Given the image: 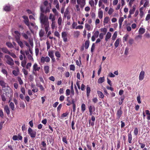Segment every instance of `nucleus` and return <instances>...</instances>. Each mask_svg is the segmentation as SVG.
Listing matches in <instances>:
<instances>
[{"label": "nucleus", "instance_id": "nucleus-1", "mask_svg": "<svg viewBox=\"0 0 150 150\" xmlns=\"http://www.w3.org/2000/svg\"><path fill=\"white\" fill-rule=\"evenodd\" d=\"M39 19L42 28L45 29L46 33H47L49 30L50 25L48 17L42 13H40Z\"/></svg>", "mask_w": 150, "mask_h": 150}, {"label": "nucleus", "instance_id": "nucleus-2", "mask_svg": "<svg viewBox=\"0 0 150 150\" xmlns=\"http://www.w3.org/2000/svg\"><path fill=\"white\" fill-rule=\"evenodd\" d=\"M28 133L30 135V137L32 139H34L35 138L37 134L36 132L33 130L30 127H29L28 129Z\"/></svg>", "mask_w": 150, "mask_h": 150}, {"label": "nucleus", "instance_id": "nucleus-3", "mask_svg": "<svg viewBox=\"0 0 150 150\" xmlns=\"http://www.w3.org/2000/svg\"><path fill=\"white\" fill-rule=\"evenodd\" d=\"M5 57L6 59V63L9 65L13 66L14 64V61L13 59L8 55H6Z\"/></svg>", "mask_w": 150, "mask_h": 150}, {"label": "nucleus", "instance_id": "nucleus-4", "mask_svg": "<svg viewBox=\"0 0 150 150\" xmlns=\"http://www.w3.org/2000/svg\"><path fill=\"white\" fill-rule=\"evenodd\" d=\"M40 10L41 13H40L44 14V13H46L50 12V8L49 7L45 6L43 5L41 6Z\"/></svg>", "mask_w": 150, "mask_h": 150}, {"label": "nucleus", "instance_id": "nucleus-5", "mask_svg": "<svg viewBox=\"0 0 150 150\" xmlns=\"http://www.w3.org/2000/svg\"><path fill=\"white\" fill-rule=\"evenodd\" d=\"M40 69V67H38L37 63H35L33 66V74L35 75H36L37 74L36 73V71H39Z\"/></svg>", "mask_w": 150, "mask_h": 150}, {"label": "nucleus", "instance_id": "nucleus-6", "mask_svg": "<svg viewBox=\"0 0 150 150\" xmlns=\"http://www.w3.org/2000/svg\"><path fill=\"white\" fill-rule=\"evenodd\" d=\"M50 58L48 56L45 57L42 56L41 58L40 61L42 63H44L45 62L48 63L50 62Z\"/></svg>", "mask_w": 150, "mask_h": 150}, {"label": "nucleus", "instance_id": "nucleus-7", "mask_svg": "<svg viewBox=\"0 0 150 150\" xmlns=\"http://www.w3.org/2000/svg\"><path fill=\"white\" fill-rule=\"evenodd\" d=\"M67 33L66 32H63L62 33V37L63 38V41L64 42L68 41Z\"/></svg>", "mask_w": 150, "mask_h": 150}, {"label": "nucleus", "instance_id": "nucleus-8", "mask_svg": "<svg viewBox=\"0 0 150 150\" xmlns=\"http://www.w3.org/2000/svg\"><path fill=\"white\" fill-rule=\"evenodd\" d=\"M122 113L123 112L122 110V107H120L119 109L117 110V112L116 113L117 118L118 120L120 119V117H121Z\"/></svg>", "mask_w": 150, "mask_h": 150}, {"label": "nucleus", "instance_id": "nucleus-9", "mask_svg": "<svg viewBox=\"0 0 150 150\" xmlns=\"http://www.w3.org/2000/svg\"><path fill=\"white\" fill-rule=\"evenodd\" d=\"M99 35V32L98 31H96L94 33L93 35L91 38V40L92 41H94L96 38H97Z\"/></svg>", "mask_w": 150, "mask_h": 150}, {"label": "nucleus", "instance_id": "nucleus-10", "mask_svg": "<svg viewBox=\"0 0 150 150\" xmlns=\"http://www.w3.org/2000/svg\"><path fill=\"white\" fill-rule=\"evenodd\" d=\"M77 3L80 5V7L83 8L85 4V0H77Z\"/></svg>", "mask_w": 150, "mask_h": 150}, {"label": "nucleus", "instance_id": "nucleus-11", "mask_svg": "<svg viewBox=\"0 0 150 150\" xmlns=\"http://www.w3.org/2000/svg\"><path fill=\"white\" fill-rule=\"evenodd\" d=\"M22 137L20 134H18V136L16 135H14L12 137V139L14 141L18 140H22Z\"/></svg>", "mask_w": 150, "mask_h": 150}, {"label": "nucleus", "instance_id": "nucleus-12", "mask_svg": "<svg viewBox=\"0 0 150 150\" xmlns=\"http://www.w3.org/2000/svg\"><path fill=\"white\" fill-rule=\"evenodd\" d=\"M88 109L89 110V112H90V115H92L93 114V112H94L95 111V107L93 105H90Z\"/></svg>", "mask_w": 150, "mask_h": 150}, {"label": "nucleus", "instance_id": "nucleus-13", "mask_svg": "<svg viewBox=\"0 0 150 150\" xmlns=\"http://www.w3.org/2000/svg\"><path fill=\"white\" fill-rule=\"evenodd\" d=\"M14 33L15 34V38L17 40H20L21 34L20 32L18 31H15Z\"/></svg>", "mask_w": 150, "mask_h": 150}, {"label": "nucleus", "instance_id": "nucleus-14", "mask_svg": "<svg viewBox=\"0 0 150 150\" xmlns=\"http://www.w3.org/2000/svg\"><path fill=\"white\" fill-rule=\"evenodd\" d=\"M22 18L24 19V23L25 24L29 26V20L28 17L26 16H22Z\"/></svg>", "mask_w": 150, "mask_h": 150}, {"label": "nucleus", "instance_id": "nucleus-15", "mask_svg": "<svg viewBox=\"0 0 150 150\" xmlns=\"http://www.w3.org/2000/svg\"><path fill=\"white\" fill-rule=\"evenodd\" d=\"M91 120L92 121V122H91V120H89V124H90L93 127L94 125V122L95 120V118L94 116H92L91 118Z\"/></svg>", "mask_w": 150, "mask_h": 150}, {"label": "nucleus", "instance_id": "nucleus-16", "mask_svg": "<svg viewBox=\"0 0 150 150\" xmlns=\"http://www.w3.org/2000/svg\"><path fill=\"white\" fill-rule=\"evenodd\" d=\"M4 110L6 112V113L8 115H9L10 114V110L8 105H5L4 107Z\"/></svg>", "mask_w": 150, "mask_h": 150}, {"label": "nucleus", "instance_id": "nucleus-17", "mask_svg": "<svg viewBox=\"0 0 150 150\" xmlns=\"http://www.w3.org/2000/svg\"><path fill=\"white\" fill-rule=\"evenodd\" d=\"M55 55L57 57L56 60L57 61H59V58H60L61 57V54L58 51H56L55 53Z\"/></svg>", "mask_w": 150, "mask_h": 150}, {"label": "nucleus", "instance_id": "nucleus-18", "mask_svg": "<svg viewBox=\"0 0 150 150\" xmlns=\"http://www.w3.org/2000/svg\"><path fill=\"white\" fill-rule=\"evenodd\" d=\"M98 17L100 19H102L103 17V11L101 8H99L98 12Z\"/></svg>", "mask_w": 150, "mask_h": 150}, {"label": "nucleus", "instance_id": "nucleus-19", "mask_svg": "<svg viewBox=\"0 0 150 150\" xmlns=\"http://www.w3.org/2000/svg\"><path fill=\"white\" fill-rule=\"evenodd\" d=\"M144 71H142L139 74V80H142L144 78Z\"/></svg>", "mask_w": 150, "mask_h": 150}, {"label": "nucleus", "instance_id": "nucleus-20", "mask_svg": "<svg viewBox=\"0 0 150 150\" xmlns=\"http://www.w3.org/2000/svg\"><path fill=\"white\" fill-rule=\"evenodd\" d=\"M111 36V33L109 32H108L105 36V40L107 41L109 39Z\"/></svg>", "mask_w": 150, "mask_h": 150}, {"label": "nucleus", "instance_id": "nucleus-21", "mask_svg": "<svg viewBox=\"0 0 150 150\" xmlns=\"http://www.w3.org/2000/svg\"><path fill=\"white\" fill-rule=\"evenodd\" d=\"M54 50H50L48 51V55L50 58L54 57Z\"/></svg>", "mask_w": 150, "mask_h": 150}, {"label": "nucleus", "instance_id": "nucleus-22", "mask_svg": "<svg viewBox=\"0 0 150 150\" xmlns=\"http://www.w3.org/2000/svg\"><path fill=\"white\" fill-rule=\"evenodd\" d=\"M0 49H1L2 51L5 53L8 54L10 52V51L6 47H3L1 48H0Z\"/></svg>", "mask_w": 150, "mask_h": 150}, {"label": "nucleus", "instance_id": "nucleus-23", "mask_svg": "<svg viewBox=\"0 0 150 150\" xmlns=\"http://www.w3.org/2000/svg\"><path fill=\"white\" fill-rule=\"evenodd\" d=\"M86 94L87 96L88 97L90 95V93L91 92V88L88 85H87L86 86Z\"/></svg>", "mask_w": 150, "mask_h": 150}, {"label": "nucleus", "instance_id": "nucleus-24", "mask_svg": "<svg viewBox=\"0 0 150 150\" xmlns=\"http://www.w3.org/2000/svg\"><path fill=\"white\" fill-rule=\"evenodd\" d=\"M97 93L100 98H104V96L102 92L99 91H97Z\"/></svg>", "mask_w": 150, "mask_h": 150}, {"label": "nucleus", "instance_id": "nucleus-25", "mask_svg": "<svg viewBox=\"0 0 150 150\" xmlns=\"http://www.w3.org/2000/svg\"><path fill=\"white\" fill-rule=\"evenodd\" d=\"M44 69L45 72V73L46 74H47L49 72V67L48 66H45L44 67Z\"/></svg>", "mask_w": 150, "mask_h": 150}, {"label": "nucleus", "instance_id": "nucleus-26", "mask_svg": "<svg viewBox=\"0 0 150 150\" xmlns=\"http://www.w3.org/2000/svg\"><path fill=\"white\" fill-rule=\"evenodd\" d=\"M49 19L51 20V22L54 21L55 20V17L53 15L52 13H50L49 17Z\"/></svg>", "mask_w": 150, "mask_h": 150}, {"label": "nucleus", "instance_id": "nucleus-27", "mask_svg": "<svg viewBox=\"0 0 150 150\" xmlns=\"http://www.w3.org/2000/svg\"><path fill=\"white\" fill-rule=\"evenodd\" d=\"M105 81L104 77H100L98 80V83H101Z\"/></svg>", "mask_w": 150, "mask_h": 150}, {"label": "nucleus", "instance_id": "nucleus-28", "mask_svg": "<svg viewBox=\"0 0 150 150\" xmlns=\"http://www.w3.org/2000/svg\"><path fill=\"white\" fill-rule=\"evenodd\" d=\"M128 142L129 143L131 144L132 143V135L131 132L128 133Z\"/></svg>", "mask_w": 150, "mask_h": 150}, {"label": "nucleus", "instance_id": "nucleus-29", "mask_svg": "<svg viewBox=\"0 0 150 150\" xmlns=\"http://www.w3.org/2000/svg\"><path fill=\"white\" fill-rule=\"evenodd\" d=\"M145 32V29L143 28H140L139 30V34L142 35Z\"/></svg>", "mask_w": 150, "mask_h": 150}, {"label": "nucleus", "instance_id": "nucleus-30", "mask_svg": "<svg viewBox=\"0 0 150 150\" xmlns=\"http://www.w3.org/2000/svg\"><path fill=\"white\" fill-rule=\"evenodd\" d=\"M45 34V32L43 30L41 29L39 31V35L40 38H42Z\"/></svg>", "mask_w": 150, "mask_h": 150}, {"label": "nucleus", "instance_id": "nucleus-31", "mask_svg": "<svg viewBox=\"0 0 150 150\" xmlns=\"http://www.w3.org/2000/svg\"><path fill=\"white\" fill-rule=\"evenodd\" d=\"M71 97L73 96L74 95V90L73 89V82L71 83Z\"/></svg>", "mask_w": 150, "mask_h": 150}, {"label": "nucleus", "instance_id": "nucleus-32", "mask_svg": "<svg viewBox=\"0 0 150 150\" xmlns=\"http://www.w3.org/2000/svg\"><path fill=\"white\" fill-rule=\"evenodd\" d=\"M81 110L82 112H83L86 110V105L85 104L83 103L82 104L81 106Z\"/></svg>", "mask_w": 150, "mask_h": 150}, {"label": "nucleus", "instance_id": "nucleus-33", "mask_svg": "<svg viewBox=\"0 0 150 150\" xmlns=\"http://www.w3.org/2000/svg\"><path fill=\"white\" fill-rule=\"evenodd\" d=\"M6 83L2 80H0V85L2 88H5L6 87Z\"/></svg>", "mask_w": 150, "mask_h": 150}, {"label": "nucleus", "instance_id": "nucleus-34", "mask_svg": "<svg viewBox=\"0 0 150 150\" xmlns=\"http://www.w3.org/2000/svg\"><path fill=\"white\" fill-rule=\"evenodd\" d=\"M89 41L88 40H87L86 41L85 45H84V47L86 49H87L89 46Z\"/></svg>", "mask_w": 150, "mask_h": 150}, {"label": "nucleus", "instance_id": "nucleus-35", "mask_svg": "<svg viewBox=\"0 0 150 150\" xmlns=\"http://www.w3.org/2000/svg\"><path fill=\"white\" fill-rule=\"evenodd\" d=\"M80 32L79 31H76L74 32V37L77 38L80 35Z\"/></svg>", "mask_w": 150, "mask_h": 150}, {"label": "nucleus", "instance_id": "nucleus-36", "mask_svg": "<svg viewBox=\"0 0 150 150\" xmlns=\"http://www.w3.org/2000/svg\"><path fill=\"white\" fill-rule=\"evenodd\" d=\"M110 19L109 18V17H105L104 19L103 23H104V25H105V23H108Z\"/></svg>", "mask_w": 150, "mask_h": 150}, {"label": "nucleus", "instance_id": "nucleus-37", "mask_svg": "<svg viewBox=\"0 0 150 150\" xmlns=\"http://www.w3.org/2000/svg\"><path fill=\"white\" fill-rule=\"evenodd\" d=\"M9 106L12 110H15V108L14 107V105L13 102H11L9 104Z\"/></svg>", "mask_w": 150, "mask_h": 150}, {"label": "nucleus", "instance_id": "nucleus-38", "mask_svg": "<svg viewBox=\"0 0 150 150\" xmlns=\"http://www.w3.org/2000/svg\"><path fill=\"white\" fill-rule=\"evenodd\" d=\"M62 18L60 16L58 18L57 21V23L59 26H60L62 25Z\"/></svg>", "mask_w": 150, "mask_h": 150}, {"label": "nucleus", "instance_id": "nucleus-39", "mask_svg": "<svg viewBox=\"0 0 150 150\" xmlns=\"http://www.w3.org/2000/svg\"><path fill=\"white\" fill-rule=\"evenodd\" d=\"M16 41L21 48H22L23 47L24 45L22 41H21L20 40H17Z\"/></svg>", "mask_w": 150, "mask_h": 150}, {"label": "nucleus", "instance_id": "nucleus-40", "mask_svg": "<svg viewBox=\"0 0 150 150\" xmlns=\"http://www.w3.org/2000/svg\"><path fill=\"white\" fill-rule=\"evenodd\" d=\"M124 18L123 17H121L119 20V24L120 27L122 24V23L124 21Z\"/></svg>", "mask_w": 150, "mask_h": 150}, {"label": "nucleus", "instance_id": "nucleus-41", "mask_svg": "<svg viewBox=\"0 0 150 150\" xmlns=\"http://www.w3.org/2000/svg\"><path fill=\"white\" fill-rule=\"evenodd\" d=\"M4 10L5 11H10L11 8L10 6H6L4 7Z\"/></svg>", "mask_w": 150, "mask_h": 150}, {"label": "nucleus", "instance_id": "nucleus-42", "mask_svg": "<svg viewBox=\"0 0 150 150\" xmlns=\"http://www.w3.org/2000/svg\"><path fill=\"white\" fill-rule=\"evenodd\" d=\"M69 10L68 9H66L64 13V17L65 18H66L68 15H69Z\"/></svg>", "mask_w": 150, "mask_h": 150}, {"label": "nucleus", "instance_id": "nucleus-43", "mask_svg": "<svg viewBox=\"0 0 150 150\" xmlns=\"http://www.w3.org/2000/svg\"><path fill=\"white\" fill-rule=\"evenodd\" d=\"M6 45L9 48H11L14 47V46L12 44L9 42H7L6 43Z\"/></svg>", "mask_w": 150, "mask_h": 150}, {"label": "nucleus", "instance_id": "nucleus-44", "mask_svg": "<svg viewBox=\"0 0 150 150\" xmlns=\"http://www.w3.org/2000/svg\"><path fill=\"white\" fill-rule=\"evenodd\" d=\"M135 9H136L135 7L134 6H133L132 9H130L129 10V14H133L134 13L135 11Z\"/></svg>", "mask_w": 150, "mask_h": 150}, {"label": "nucleus", "instance_id": "nucleus-45", "mask_svg": "<svg viewBox=\"0 0 150 150\" xmlns=\"http://www.w3.org/2000/svg\"><path fill=\"white\" fill-rule=\"evenodd\" d=\"M36 86L37 87H39L41 91H44V88L43 86L40 84V85L39 84H37Z\"/></svg>", "mask_w": 150, "mask_h": 150}, {"label": "nucleus", "instance_id": "nucleus-46", "mask_svg": "<svg viewBox=\"0 0 150 150\" xmlns=\"http://www.w3.org/2000/svg\"><path fill=\"white\" fill-rule=\"evenodd\" d=\"M119 44V39H118L116 40L114 44L116 48H117L118 47Z\"/></svg>", "mask_w": 150, "mask_h": 150}, {"label": "nucleus", "instance_id": "nucleus-47", "mask_svg": "<svg viewBox=\"0 0 150 150\" xmlns=\"http://www.w3.org/2000/svg\"><path fill=\"white\" fill-rule=\"evenodd\" d=\"M117 32L116 31H115L112 37V40H114L117 37Z\"/></svg>", "mask_w": 150, "mask_h": 150}, {"label": "nucleus", "instance_id": "nucleus-48", "mask_svg": "<svg viewBox=\"0 0 150 150\" xmlns=\"http://www.w3.org/2000/svg\"><path fill=\"white\" fill-rule=\"evenodd\" d=\"M22 36L26 40H27L28 39V37L27 35L25 33H23L22 34Z\"/></svg>", "mask_w": 150, "mask_h": 150}, {"label": "nucleus", "instance_id": "nucleus-49", "mask_svg": "<svg viewBox=\"0 0 150 150\" xmlns=\"http://www.w3.org/2000/svg\"><path fill=\"white\" fill-rule=\"evenodd\" d=\"M18 81L20 85H21L23 83V82L21 78L20 77H18L17 78Z\"/></svg>", "mask_w": 150, "mask_h": 150}, {"label": "nucleus", "instance_id": "nucleus-50", "mask_svg": "<svg viewBox=\"0 0 150 150\" xmlns=\"http://www.w3.org/2000/svg\"><path fill=\"white\" fill-rule=\"evenodd\" d=\"M69 97H67V98L66 100L68 102V103L66 104L67 106H69L71 104V102L69 99Z\"/></svg>", "mask_w": 150, "mask_h": 150}, {"label": "nucleus", "instance_id": "nucleus-51", "mask_svg": "<svg viewBox=\"0 0 150 150\" xmlns=\"http://www.w3.org/2000/svg\"><path fill=\"white\" fill-rule=\"evenodd\" d=\"M52 22V24H51V28L52 29H54L55 28V23L56 22L55 21H53V22Z\"/></svg>", "mask_w": 150, "mask_h": 150}, {"label": "nucleus", "instance_id": "nucleus-52", "mask_svg": "<svg viewBox=\"0 0 150 150\" xmlns=\"http://www.w3.org/2000/svg\"><path fill=\"white\" fill-rule=\"evenodd\" d=\"M69 69L71 70L74 71L75 70V67L74 65L73 64L70 65L69 66Z\"/></svg>", "mask_w": 150, "mask_h": 150}, {"label": "nucleus", "instance_id": "nucleus-53", "mask_svg": "<svg viewBox=\"0 0 150 150\" xmlns=\"http://www.w3.org/2000/svg\"><path fill=\"white\" fill-rule=\"evenodd\" d=\"M68 114H69V112H66L65 113H63L61 115V117L62 118L66 117L68 115Z\"/></svg>", "mask_w": 150, "mask_h": 150}, {"label": "nucleus", "instance_id": "nucleus-54", "mask_svg": "<svg viewBox=\"0 0 150 150\" xmlns=\"http://www.w3.org/2000/svg\"><path fill=\"white\" fill-rule=\"evenodd\" d=\"M85 27L87 29V30L89 31L91 29V26H90L87 23H86L85 24Z\"/></svg>", "mask_w": 150, "mask_h": 150}, {"label": "nucleus", "instance_id": "nucleus-55", "mask_svg": "<svg viewBox=\"0 0 150 150\" xmlns=\"http://www.w3.org/2000/svg\"><path fill=\"white\" fill-rule=\"evenodd\" d=\"M1 72L4 74L6 75L7 76L8 74L7 71L4 69H2L1 70Z\"/></svg>", "mask_w": 150, "mask_h": 150}, {"label": "nucleus", "instance_id": "nucleus-56", "mask_svg": "<svg viewBox=\"0 0 150 150\" xmlns=\"http://www.w3.org/2000/svg\"><path fill=\"white\" fill-rule=\"evenodd\" d=\"M54 35L59 38H60V35L58 32L57 31H55L54 33Z\"/></svg>", "mask_w": 150, "mask_h": 150}, {"label": "nucleus", "instance_id": "nucleus-57", "mask_svg": "<svg viewBox=\"0 0 150 150\" xmlns=\"http://www.w3.org/2000/svg\"><path fill=\"white\" fill-rule=\"evenodd\" d=\"M89 4L91 7H93L94 6V2L93 0H91L89 1Z\"/></svg>", "mask_w": 150, "mask_h": 150}, {"label": "nucleus", "instance_id": "nucleus-58", "mask_svg": "<svg viewBox=\"0 0 150 150\" xmlns=\"http://www.w3.org/2000/svg\"><path fill=\"white\" fill-rule=\"evenodd\" d=\"M52 138L50 137H48V139H47V144H51L52 142Z\"/></svg>", "mask_w": 150, "mask_h": 150}, {"label": "nucleus", "instance_id": "nucleus-59", "mask_svg": "<svg viewBox=\"0 0 150 150\" xmlns=\"http://www.w3.org/2000/svg\"><path fill=\"white\" fill-rule=\"evenodd\" d=\"M134 132L135 135L137 136V135L138 134V129L137 127L134 128Z\"/></svg>", "mask_w": 150, "mask_h": 150}, {"label": "nucleus", "instance_id": "nucleus-60", "mask_svg": "<svg viewBox=\"0 0 150 150\" xmlns=\"http://www.w3.org/2000/svg\"><path fill=\"white\" fill-rule=\"evenodd\" d=\"M26 63V62L25 60H23L22 61L21 65L23 67H25V66Z\"/></svg>", "mask_w": 150, "mask_h": 150}, {"label": "nucleus", "instance_id": "nucleus-61", "mask_svg": "<svg viewBox=\"0 0 150 150\" xmlns=\"http://www.w3.org/2000/svg\"><path fill=\"white\" fill-rule=\"evenodd\" d=\"M22 70L25 76H27L28 74V71L27 70L24 68H23Z\"/></svg>", "mask_w": 150, "mask_h": 150}, {"label": "nucleus", "instance_id": "nucleus-62", "mask_svg": "<svg viewBox=\"0 0 150 150\" xmlns=\"http://www.w3.org/2000/svg\"><path fill=\"white\" fill-rule=\"evenodd\" d=\"M62 141L63 142H64L66 144H67L68 143V142L67 140V137L66 136H64L62 138Z\"/></svg>", "mask_w": 150, "mask_h": 150}, {"label": "nucleus", "instance_id": "nucleus-63", "mask_svg": "<svg viewBox=\"0 0 150 150\" xmlns=\"http://www.w3.org/2000/svg\"><path fill=\"white\" fill-rule=\"evenodd\" d=\"M8 54L9 55H10L13 58H16V55H15V54L13 52H10Z\"/></svg>", "mask_w": 150, "mask_h": 150}, {"label": "nucleus", "instance_id": "nucleus-64", "mask_svg": "<svg viewBox=\"0 0 150 150\" xmlns=\"http://www.w3.org/2000/svg\"><path fill=\"white\" fill-rule=\"evenodd\" d=\"M101 32H103L104 33V34H105L107 32V29L106 28H103L100 29Z\"/></svg>", "mask_w": 150, "mask_h": 150}]
</instances>
